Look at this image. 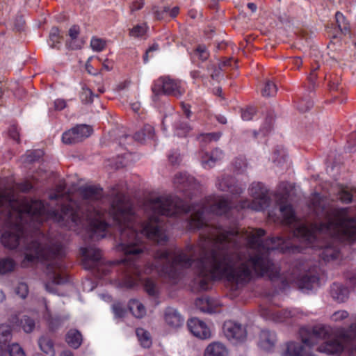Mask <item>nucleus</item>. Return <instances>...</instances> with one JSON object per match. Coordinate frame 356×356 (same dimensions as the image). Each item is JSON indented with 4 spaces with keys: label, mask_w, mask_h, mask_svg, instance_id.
I'll return each instance as SVG.
<instances>
[{
    "label": "nucleus",
    "mask_w": 356,
    "mask_h": 356,
    "mask_svg": "<svg viewBox=\"0 0 356 356\" xmlns=\"http://www.w3.org/2000/svg\"><path fill=\"white\" fill-rule=\"evenodd\" d=\"M277 91L276 85L271 81H267L261 92L264 97H268L275 96Z\"/></svg>",
    "instance_id": "35"
},
{
    "label": "nucleus",
    "mask_w": 356,
    "mask_h": 356,
    "mask_svg": "<svg viewBox=\"0 0 356 356\" xmlns=\"http://www.w3.org/2000/svg\"><path fill=\"white\" fill-rule=\"evenodd\" d=\"M356 339V323H353L347 329L339 330L336 337L327 339L317 348L320 353L327 355L339 354L344 350V344Z\"/></svg>",
    "instance_id": "6"
},
{
    "label": "nucleus",
    "mask_w": 356,
    "mask_h": 356,
    "mask_svg": "<svg viewBox=\"0 0 356 356\" xmlns=\"http://www.w3.org/2000/svg\"><path fill=\"white\" fill-rule=\"evenodd\" d=\"M279 211L284 218V222L290 226L293 238L305 242L307 244H310L314 241V232L306 225L296 221L291 205L288 204H281L279 207Z\"/></svg>",
    "instance_id": "5"
},
{
    "label": "nucleus",
    "mask_w": 356,
    "mask_h": 356,
    "mask_svg": "<svg viewBox=\"0 0 356 356\" xmlns=\"http://www.w3.org/2000/svg\"><path fill=\"white\" fill-rule=\"evenodd\" d=\"M223 156V152L218 148L214 149L211 153H202L200 157L201 164L205 169L211 168L222 159Z\"/></svg>",
    "instance_id": "17"
},
{
    "label": "nucleus",
    "mask_w": 356,
    "mask_h": 356,
    "mask_svg": "<svg viewBox=\"0 0 356 356\" xmlns=\"http://www.w3.org/2000/svg\"><path fill=\"white\" fill-rule=\"evenodd\" d=\"M82 264L86 269H97L99 275H106L110 272L111 264L101 262L102 252L99 249L95 246L90 245L86 248H81Z\"/></svg>",
    "instance_id": "8"
},
{
    "label": "nucleus",
    "mask_w": 356,
    "mask_h": 356,
    "mask_svg": "<svg viewBox=\"0 0 356 356\" xmlns=\"http://www.w3.org/2000/svg\"><path fill=\"white\" fill-rule=\"evenodd\" d=\"M168 160L172 165H179L182 160L181 154L177 149H173L168 154Z\"/></svg>",
    "instance_id": "42"
},
{
    "label": "nucleus",
    "mask_w": 356,
    "mask_h": 356,
    "mask_svg": "<svg viewBox=\"0 0 356 356\" xmlns=\"http://www.w3.org/2000/svg\"><path fill=\"white\" fill-rule=\"evenodd\" d=\"M227 350L225 345L220 342L209 344L205 351L204 356H226Z\"/></svg>",
    "instance_id": "23"
},
{
    "label": "nucleus",
    "mask_w": 356,
    "mask_h": 356,
    "mask_svg": "<svg viewBox=\"0 0 356 356\" xmlns=\"http://www.w3.org/2000/svg\"><path fill=\"white\" fill-rule=\"evenodd\" d=\"M159 81L161 84L162 92L163 94L179 97L185 92V89L180 81L171 79L168 76H161L160 77Z\"/></svg>",
    "instance_id": "12"
},
{
    "label": "nucleus",
    "mask_w": 356,
    "mask_h": 356,
    "mask_svg": "<svg viewBox=\"0 0 356 356\" xmlns=\"http://www.w3.org/2000/svg\"><path fill=\"white\" fill-rule=\"evenodd\" d=\"M112 310L116 318H122L125 314V310L122 307V305L119 302L114 303L112 305Z\"/></svg>",
    "instance_id": "51"
},
{
    "label": "nucleus",
    "mask_w": 356,
    "mask_h": 356,
    "mask_svg": "<svg viewBox=\"0 0 356 356\" xmlns=\"http://www.w3.org/2000/svg\"><path fill=\"white\" fill-rule=\"evenodd\" d=\"M192 128L186 123L179 121L175 124V134L179 137H185L191 131Z\"/></svg>",
    "instance_id": "34"
},
{
    "label": "nucleus",
    "mask_w": 356,
    "mask_h": 356,
    "mask_svg": "<svg viewBox=\"0 0 356 356\" xmlns=\"http://www.w3.org/2000/svg\"><path fill=\"white\" fill-rule=\"evenodd\" d=\"M43 155V152L40 149H36L30 152H28L24 158V162L31 163L38 160Z\"/></svg>",
    "instance_id": "38"
},
{
    "label": "nucleus",
    "mask_w": 356,
    "mask_h": 356,
    "mask_svg": "<svg viewBox=\"0 0 356 356\" xmlns=\"http://www.w3.org/2000/svg\"><path fill=\"white\" fill-rule=\"evenodd\" d=\"M155 50L154 45H152L145 52L144 56H143V61L145 63H147L148 62L149 54L153 53Z\"/></svg>",
    "instance_id": "63"
},
{
    "label": "nucleus",
    "mask_w": 356,
    "mask_h": 356,
    "mask_svg": "<svg viewBox=\"0 0 356 356\" xmlns=\"http://www.w3.org/2000/svg\"><path fill=\"white\" fill-rule=\"evenodd\" d=\"M179 7H174L172 9L170 10L168 8H164L165 13H170V16L172 17H175L179 13Z\"/></svg>",
    "instance_id": "61"
},
{
    "label": "nucleus",
    "mask_w": 356,
    "mask_h": 356,
    "mask_svg": "<svg viewBox=\"0 0 356 356\" xmlns=\"http://www.w3.org/2000/svg\"><path fill=\"white\" fill-rule=\"evenodd\" d=\"M138 341L144 348H149L152 344V341L149 333L143 328H138L136 331Z\"/></svg>",
    "instance_id": "30"
},
{
    "label": "nucleus",
    "mask_w": 356,
    "mask_h": 356,
    "mask_svg": "<svg viewBox=\"0 0 356 356\" xmlns=\"http://www.w3.org/2000/svg\"><path fill=\"white\" fill-rule=\"evenodd\" d=\"M8 351L10 356H26L23 348L17 343L10 345Z\"/></svg>",
    "instance_id": "39"
},
{
    "label": "nucleus",
    "mask_w": 356,
    "mask_h": 356,
    "mask_svg": "<svg viewBox=\"0 0 356 356\" xmlns=\"http://www.w3.org/2000/svg\"><path fill=\"white\" fill-rule=\"evenodd\" d=\"M9 135L13 140L16 141L19 140V134L15 127H12L10 129V130L9 131Z\"/></svg>",
    "instance_id": "62"
},
{
    "label": "nucleus",
    "mask_w": 356,
    "mask_h": 356,
    "mask_svg": "<svg viewBox=\"0 0 356 356\" xmlns=\"http://www.w3.org/2000/svg\"><path fill=\"white\" fill-rule=\"evenodd\" d=\"M81 334L75 330H70L66 336L67 343L72 348H77L81 343Z\"/></svg>",
    "instance_id": "28"
},
{
    "label": "nucleus",
    "mask_w": 356,
    "mask_h": 356,
    "mask_svg": "<svg viewBox=\"0 0 356 356\" xmlns=\"http://www.w3.org/2000/svg\"><path fill=\"white\" fill-rule=\"evenodd\" d=\"M157 246L168 240V227H163L159 215L175 216L191 213L187 219L191 230H201L197 246L188 245L186 250L171 252L167 250L161 253L157 249V259L165 260L163 271L175 278L179 270L195 266V284L200 290L209 288L211 281L225 277L236 286L250 281L252 273L267 275L273 280L280 277V267L270 259L272 251L283 253L297 252V245L282 237L262 240L265 231L250 229L241 233L225 231L210 226L207 215H222L230 209L229 202L219 197L207 204H187L177 196H157Z\"/></svg>",
    "instance_id": "2"
},
{
    "label": "nucleus",
    "mask_w": 356,
    "mask_h": 356,
    "mask_svg": "<svg viewBox=\"0 0 356 356\" xmlns=\"http://www.w3.org/2000/svg\"><path fill=\"white\" fill-rule=\"evenodd\" d=\"M348 351L349 356H356V345H352Z\"/></svg>",
    "instance_id": "64"
},
{
    "label": "nucleus",
    "mask_w": 356,
    "mask_h": 356,
    "mask_svg": "<svg viewBox=\"0 0 356 356\" xmlns=\"http://www.w3.org/2000/svg\"><path fill=\"white\" fill-rule=\"evenodd\" d=\"M15 293L22 298H25L29 293V288L26 283L20 282L15 289Z\"/></svg>",
    "instance_id": "43"
},
{
    "label": "nucleus",
    "mask_w": 356,
    "mask_h": 356,
    "mask_svg": "<svg viewBox=\"0 0 356 356\" xmlns=\"http://www.w3.org/2000/svg\"><path fill=\"white\" fill-rule=\"evenodd\" d=\"M346 278L350 285L353 287L356 286V270L349 271L346 273Z\"/></svg>",
    "instance_id": "56"
},
{
    "label": "nucleus",
    "mask_w": 356,
    "mask_h": 356,
    "mask_svg": "<svg viewBox=\"0 0 356 356\" xmlns=\"http://www.w3.org/2000/svg\"><path fill=\"white\" fill-rule=\"evenodd\" d=\"M90 47L93 51H101L106 47V42L100 38H92L90 41Z\"/></svg>",
    "instance_id": "41"
},
{
    "label": "nucleus",
    "mask_w": 356,
    "mask_h": 356,
    "mask_svg": "<svg viewBox=\"0 0 356 356\" xmlns=\"http://www.w3.org/2000/svg\"><path fill=\"white\" fill-rule=\"evenodd\" d=\"M54 106L55 110L60 111L66 107L67 103L63 99H57L54 101Z\"/></svg>",
    "instance_id": "57"
},
{
    "label": "nucleus",
    "mask_w": 356,
    "mask_h": 356,
    "mask_svg": "<svg viewBox=\"0 0 356 356\" xmlns=\"http://www.w3.org/2000/svg\"><path fill=\"white\" fill-rule=\"evenodd\" d=\"M300 334L303 344L295 342L287 343L281 356H316L307 350L306 348H310L320 340L329 339L331 330L326 326L316 325L310 330L301 329Z\"/></svg>",
    "instance_id": "4"
},
{
    "label": "nucleus",
    "mask_w": 356,
    "mask_h": 356,
    "mask_svg": "<svg viewBox=\"0 0 356 356\" xmlns=\"http://www.w3.org/2000/svg\"><path fill=\"white\" fill-rule=\"evenodd\" d=\"M255 113V108L253 107H248L241 110V118L243 120H252L253 115Z\"/></svg>",
    "instance_id": "50"
},
{
    "label": "nucleus",
    "mask_w": 356,
    "mask_h": 356,
    "mask_svg": "<svg viewBox=\"0 0 356 356\" xmlns=\"http://www.w3.org/2000/svg\"><path fill=\"white\" fill-rule=\"evenodd\" d=\"M223 330L226 337L231 340L242 341L246 338V330L241 325L234 321H227L224 323Z\"/></svg>",
    "instance_id": "11"
},
{
    "label": "nucleus",
    "mask_w": 356,
    "mask_h": 356,
    "mask_svg": "<svg viewBox=\"0 0 356 356\" xmlns=\"http://www.w3.org/2000/svg\"><path fill=\"white\" fill-rule=\"evenodd\" d=\"M348 149L349 152L356 151V132L350 134L348 140Z\"/></svg>",
    "instance_id": "54"
},
{
    "label": "nucleus",
    "mask_w": 356,
    "mask_h": 356,
    "mask_svg": "<svg viewBox=\"0 0 356 356\" xmlns=\"http://www.w3.org/2000/svg\"><path fill=\"white\" fill-rule=\"evenodd\" d=\"M187 326L190 332L196 337L207 339L211 337V333L207 324L197 318H192L188 321Z\"/></svg>",
    "instance_id": "13"
},
{
    "label": "nucleus",
    "mask_w": 356,
    "mask_h": 356,
    "mask_svg": "<svg viewBox=\"0 0 356 356\" xmlns=\"http://www.w3.org/2000/svg\"><path fill=\"white\" fill-rule=\"evenodd\" d=\"M91 134V129L86 124L77 125L64 132L62 141L67 145H72L83 141Z\"/></svg>",
    "instance_id": "10"
},
{
    "label": "nucleus",
    "mask_w": 356,
    "mask_h": 356,
    "mask_svg": "<svg viewBox=\"0 0 356 356\" xmlns=\"http://www.w3.org/2000/svg\"><path fill=\"white\" fill-rule=\"evenodd\" d=\"M339 200L345 204L350 203L353 200V195L352 194L346 189H341L339 192Z\"/></svg>",
    "instance_id": "47"
},
{
    "label": "nucleus",
    "mask_w": 356,
    "mask_h": 356,
    "mask_svg": "<svg viewBox=\"0 0 356 356\" xmlns=\"http://www.w3.org/2000/svg\"><path fill=\"white\" fill-rule=\"evenodd\" d=\"M234 168L238 172H243L248 168V163L245 158H237L234 161Z\"/></svg>",
    "instance_id": "45"
},
{
    "label": "nucleus",
    "mask_w": 356,
    "mask_h": 356,
    "mask_svg": "<svg viewBox=\"0 0 356 356\" xmlns=\"http://www.w3.org/2000/svg\"><path fill=\"white\" fill-rule=\"evenodd\" d=\"M44 306H45L46 312L44 314V316L45 319L48 321L50 328L51 330H54L56 327V325H55V323H54V319L52 318V316L51 315V313L48 309L47 304L46 302H44ZM55 321H57L58 320L55 319Z\"/></svg>",
    "instance_id": "53"
},
{
    "label": "nucleus",
    "mask_w": 356,
    "mask_h": 356,
    "mask_svg": "<svg viewBox=\"0 0 356 356\" xmlns=\"http://www.w3.org/2000/svg\"><path fill=\"white\" fill-rule=\"evenodd\" d=\"M173 183L177 189L183 192L188 198H191L192 193L198 188L195 179L186 172L176 174Z\"/></svg>",
    "instance_id": "9"
},
{
    "label": "nucleus",
    "mask_w": 356,
    "mask_h": 356,
    "mask_svg": "<svg viewBox=\"0 0 356 356\" xmlns=\"http://www.w3.org/2000/svg\"><path fill=\"white\" fill-rule=\"evenodd\" d=\"M15 261L10 257L0 258V275H4L14 271L16 267Z\"/></svg>",
    "instance_id": "25"
},
{
    "label": "nucleus",
    "mask_w": 356,
    "mask_h": 356,
    "mask_svg": "<svg viewBox=\"0 0 356 356\" xmlns=\"http://www.w3.org/2000/svg\"><path fill=\"white\" fill-rule=\"evenodd\" d=\"M216 185L219 190L235 195L241 194L244 191L243 188L236 185L234 178L231 176H222L218 179Z\"/></svg>",
    "instance_id": "15"
},
{
    "label": "nucleus",
    "mask_w": 356,
    "mask_h": 356,
    "mask_svg": "<svg viewBox=\"0 0 356 356\" xmlns=\"http://www.w3.org/2000/svg\"><path fill=\"white\" fill-rule=\"evenodd\" d=\"M81 201L78 204L70 202L62 207L60 212L49 210L38 200L16 197L11 193L0 195V211L4 212L7 218L8 229L1 236L2 244L9 248H19L24 259L23 267H28L36 261H47V275L50 280L45 284L49 293H55V284H63L67 280L62 276L61 264L58 259L64 255L63 245L58 242H49L46 246L29 236L26 231L28 227L37 229L44 219L51 216L58 223L69 229L76 230L79 227L88 229L92 240H99L106 234L107 217L112 218L120 232L118 251L124 252L127 258L120 262L122 275L116 280L117 286L131 289L138 279L143 280L145 291L152 296V265L146 266L143 275L136 264L131 261L133 256L143 252L140 235L152 240V199L145 200L141 209L147 218L140 225V234L136 229V213L129 197L124 193L122 185L116 184L111 188V207L108 212H103L99 207L103 194L102 189L96 186H83L79 189Z\"/></svg>",
    "instance_id": "1"
},
{
    "label": "nucleus",
    "mask_w": 356,
    "mask_h": 356,
    "mask_svg": "<svg viewBox=\"0 0 356 356\" xmlns=\"http://www.w3.org/2000/svg\"><path fill=\"white\" fill-rule=\"evenodd\" d=\"M348 312L346 310H339L333 313L331 316V321L334 322H340L348 317Z\"/></svg>",
    "instance_id": "44"
},
{
    "label": "nucleus",
    "mask_w": 356,
    "mask_h": 356,
    "mask_svg": "<svg viewBox=\"0 0 356 356\" xmlns=\"http://www.w3.org/2000/svg\"><path fill=\"white\" fill-rule=\"evenodd\" d=\"M164 319L169 326L175 328L181 327L184 323V318L176 309L172 307L165 309Z\"/></svg>",
    "instance_id": "18"
},
{
    "label": "nucleus",
    "mask_w": 356,
    "mask_h": 356,
    "mask_svg": "<svg viewBox=\"0 0 356 356\" xmlns=\"http://www.w3.org/2000/svg\"><path fill=\"white\" fill-rule=\"evenodd\" d=\"M80 33L79 26L73 25L68 31L67 35L69 39L66 41V46L71 49H80L83 44V42L78 38Z\"/></svg>",
    "instance_id": "20"
},
{
    "label": "nucleus",
    "mask_w": 356,
    "mask_h": 356,
    "mask_svg": "<svg viewBox=\"0 0 356 356\" xmlns=\"http://www.w3.org/2000/svg\"><path fill=\"white\" fill-rule=\"evenodd\" d=\"M65 194V183H60L56 188V191L49 195L50 200H58Z\"/></svg>",
    "instance_id": "40"
},
{
    "label": "nucleus",
    "mask_w": 356,
    "mask_h": 356,
    "mask_svg": "<svg viewBox=\"0 0 356 356\" xmlns=\"http://www.w3.org/2000/svg\"><path fill=\"white\" fill-rule=\"evenodd\" d=\"M11 329L8 325H1L0 326V335L2 337L8 338L10 334ZM6 339L5 340H6Z\"/></svg>",
    "instance_id": "59"
},
{
    "label": "nucleus",
    "mask_w": 356,
    "mask_h": 356,
    "mask_svg": "<svg viewBox=\"0 0 356 356\" xmlns=\"http://www.w3.org/2000/svg\"><path fill=\"white\" fill-rule=\"evenodd\" d=\"M312 208L319 218H323L315 224L316 231L342 242L352 243L356 240V217L348 218L347 208L326 207L320 200H314Z\"/></svg>",
    "instance_id": "3"
},
{
    "label": "nucleus",
    "mask_w": 356,
    "mask_h": 356,
    "mask_svg": "<svg viewBox=\"0 0 356 356\" xmlns=\"http://www.w3.org/2000/svg\"><path fill=\"white\" fill-rule=\"evenodd\" d=\"M181 107L183 110V113L186 115L187 118H189L192 114L191 110H190V106L188 104H184V102H181Z\"/></svg>",
    "instance_id": "60"
},
{
    "label": "nucleus",
    "mask_w": 356,
    "mask_h": 356,
    "mask_svg": "<svg viewBox=\"0 0 356 356\" xmlns=\"http://www.w3.org/2000/svg\"><path fill=\"white\" fill-rule=\"evenodd\" d=\"M249 193L253 197L252 201L250 202L248 200H242L238 206V208L259 211L268 207L270 198L268 195V190L262 183H252L249 188Z\"/></svg>",
    "instance_id": "7"
},
{
    "label": "nucleus",
    "mask_w": 356,
    "mask_h": 356,
    "mask_svg": "<svg viewBox=\"0 0 356 356\" xmlns=\"http://www.w3.org/2000/svg\"><path fill=\"white\" fill-rule=\"evenodd\" d=\"M147 31V26L145 24L136 25L129 31V35L134 38L143 37Z\"/></svg>",
    "instance_id": "37"
},
{
    "label": "nucleus",
    "mask_w": 356,
    "mask_h": 356,
    "mask_svg": "<svg viewBox=\"0 0 356 356\" xmlns=\"http://www.w3.org/2000/svg\"><path fill=\"white\" fill-rule=\"evenodd\" d=\"M318 280V277L311 273H305L298 276L293 273L291 277L289 278V281L296 282L298 288L302 291L312 290Z\"/></svg>",
    "instance_id": "14"
},
{
    "label": "nucleus",
    "mask_w": 356,
    "mask_h": 356,
    "mask_svg": "<svg viewBox=\"0 0 356 356\" xmlns=\"http://www.w3.org/2000/svg\"><path fill=\"white\" fill-rule=\"evenodd\" d=\"M154 135V128L149 125H145L143 129L134 136V139L138 142H143L146 139L152 138Z\"/></svg>",
    "instance_id": "27"
},
{
    "label": "nucleus",
    "mask_w": 356,
    "mask_h": 356,
    "mask_svg": "<svg viewBox=\"0 0 356 356\" xmlns=\"http://www.w3.org/2000/svg\"><path fill=\"white\" fill-rule=\"evenodd\" d=\"M337 24L338 25L339 29L340 31L344 34L346 35L349 33L350 26L346 21L345 17L342 13L340 12H337L335 15Z\"/></svg>",
    "instance_id": "32"
},
{
    "label": "nucleus",
    "mask_w": 356,
    "mask_h": 356,
    "mask_svg": "<svg viewBox=\"0 0 356 356\" xmlns=\"http://www.w3.org/2000/svg\"><path fill=\"white\" fill-rule=\"evenodd\" d=\"M20 323L23 330L26 333L33 332L35 327V320L28 316H23Z\"/></svg>",
    "instance_id": "33"
},
{
    "label": "nucleus",
    "mask_w": 356,
    "mask_h": 356,
    "mask_svg": "<svg viewBox=\"0 0 356 356\" xmlns=\"http://www.w3.org/2000/svg\"><path fill=\"white\" fill-rule=\"evenodd\" d=\"M195 307L202 312L212 314L216 312V309L213 306L211 300L209 298H200L195 300Z\"/></svg>",
    "instance_id": "24"
},
{
    "label": "nucleus",
    "mask_w": 356,
    "mask_h": 356,
    "mask_svg": "<svg viewBox=\"0 0 356 356\" xmlns=\"http://www.w3.org/2000/svg\"><path fill=\"white\" fill-rule=\"evenodd\" d=\"M61 37L57 27H53L49 33V44L51 48L59 49Z\"/></svg>",
    "instance_id": "31"
},
{
    "label": "nucleus",
    "mask_w": 356,
    "mask_h": 356,
    "mask_svg": "<svg viewBox=\"0 0 356 356\" xmlns=\"http://www.w3.org/2000/svg\"><path fill=\"white\" fill-rule=\"evenodd\" d=\"M296 314V312L291 309H282L276 312L264 309L261 314L264 318L271 319L277 323L283 322L289 318L294 317Z\"/></svg>",
    "instance_id": "16"
},
{
    "label": "nucleus",
    "mask_w": 356,
    "mask_h": 356,
    "mask_svg": "<svg viewBox=\"0 0 356 356\" xmlns=\"http://www.w3.org/2000/svg\"><path fill=\"white\" fill-rule=\"evenodd\" d=\"M273 118L272 116H268L266 120L264 126L261 128V131L264 134H267L272 129L273 124Z\"/></svg>",
    "instance_id": "55"
},
{
    "label": "nucleus",
    "mask_w": 356,
    "mask_h": 356,
    "mask_svg": "<svg viewBox=\"0 0 356 356\" xmlns=\"http://www.w3.org/2000/svg\"><path fill=\"white\" fill-rule=\"evenodd\" d=\"M40 350L46 354L54 355V343L48 337L42 336L38 339Z\"/></svg>",
    "instance_id": "29"
},
{
    "label": "nucleus",
    "mask_w": 356,
    "mask_h": 356,
    "mask_svg": "<svg viewBox=\"0 0 356 356\" xmlns=\"http://www.w3.org/2000/svg\"><path fill=\"white\" fill-rule=\"evenodd\" d=\"M94 94L89 88H83L81 98L84 103H91L93 101Z\"/></svg>",
    "instance_id": "48"
},
{
    "label": "nucleus",
    "mask_w": 356,
    "mask_h": 356,
    "mask_svg": "<svg viewBox=\"0 0 356 356\" xmlns=\"http://www.w3.org/2000/svg\"><path fill=\"white\" fill-rule=\"evenodd\" d=\"M129 308L133 315L136 318H142L146 314L144 305L137 300H131L129 302Z\"/></svg>",
    "instance_id": "26"
},
{
    "label": "nucleus",
    "mask_w": 356,
    "mask_h": 356,
    "mask_svg": "<svg viewBox=\"0 0 356 356\" xmlns=\"http://www.w3.org/2000/svg\"><path fill=\"white\" fill-rule=\"evenodd\" d=\"M319 256L325 262L337 259L340 257L339 247L335 243L328 244L322 248Z\"/></svg>",
    "instance_id": "19"
},
{
    "label": "nucleus",
    "mask_w": 356,
    "mask_h": 356,
    "mask_svg": "<svg viewBox=\"0 0 356 356\" xmlns=\"http://www.w3.org/2000/svg\"><path fill=\"white\" fill-rule=\"evenodd\" d=\"M143 1L144 0H134L130 6L131 13L141 9L144 5Z\"/></svg>",
    "instance_id": "58"
},
{
    "label": "nucleus",
    "mask_w": 356,
    "mask_h": 356,
    "mask_svg": "<svg viewBox=\"0 0 356 356\" xmlns=\"http://www.w3.org/2000/svg\"><path fill=\"white\" fill-rule=\"evenodd\" d=\"M286 154L283 149H277L274 151L273 162L278 165H283L286 161Z\"/></svg>",
    "instance_id": "36"
},
{
    "label": "nucleus",
    "mask_w": 356,
    "mask_h": 356,
    "mask_svg": "<svg viewBox=\"0 0 356 356\" xmlns=\"http://www.w3.org/2000/svg\"><path fill=\"white\" fill-rule=\"evenodd\" d=\"M276 342V335L274 332L262 330L259 336V346L264 350H268L272 348Z\"/></svg>",
    "instance_id": "22"
},
{
    "label": "nucleus",
    "mask_w": 356,
    "mask_h": 356,
    "mask_svg": "<svg viewBox=\"0 0 356 356\" xmlns=\"http://www.w3.org/2000/svg\"><path fill=\"white\" fill-rule=\"evenodd\" d=\"M348 289L339 283H333L330 286V295L339 302H345L348 298Z\"/></svg>",
    "instance_id": "21"
},
{
    "label": "nucleus",
    "mask_w": 356,
    "mask_h": 356,
    "mask_svg": "<svg viewBox=\"0 0 356 356\" xmlns=\"http://www.w3.org/2000/svg\"><path fill=\"white\" fill-rule=\"evenodd\" d=\"M195 54L202 61L206 60L209 56V54L204 45L198 46L196 49Z\"/></svg>",
    "instance_id": "49"
},
{
    "label": "nucleus",
    "mask_w": 356,
    "mask_h": 356,
    "mask_svg": "<svg viewBox=\"0 0 356 356\" xmlns=\"http://www.w3.org/2000/svg\"><path fill=\"white\" fill-rule=\"evenodd\" d=\"M220 132L203 134L200 136L201 140L204 142L217 141L220 138Z\"/></svg>",
    "instance_id": "46"
},
{
    "label": "nucleus",
    "mask_w": 356,
    "mask_h": 356,
    "mask_svg": "<svg viewBox=\"0 0 356 356\" xmlns=\"http://www.w3.org/2000/svg\"><path fill=\"white\" fill-rule=\"evenodd\" d=\"M313 102L308 99H302L298 106V108L301 112H306L313 106Z\"/></svg>",
    "instance_id": "52"
}]
</instances>
